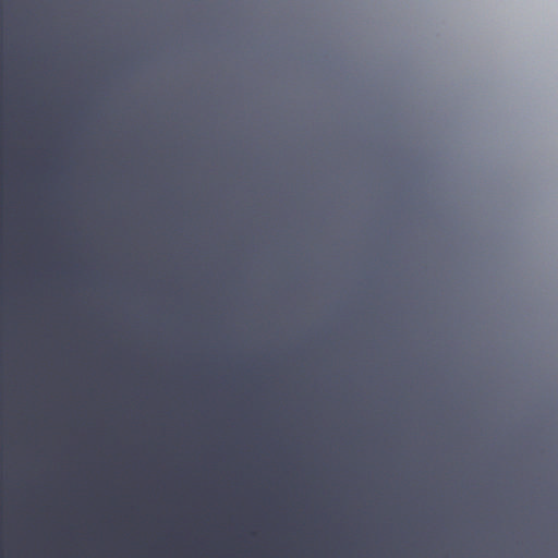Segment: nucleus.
<instances>
[{"label":"nucleus","instance_id":"nucleus-1","mask_svg":"<svg viewBox=\"0 0 558 558\" xmlns=\"http://www.w3.org/2000/svg\"><path fill=\"white\" fill-rule=\"evenodd\" d=\"M377 558H384L385 531L380 532V485H377Z\"/></svg>","mask_w":558,"mask_h":558},{"label":"nucleus","instance_id":"nucleus-2","mask_svg":"<svg viewBox=\"0 0 558 558\" xmlns=\"http://www.w3.org/2000/svg\"><path fill=\"white\" fill-rule=\"evenodd\" d=\"M377 558H384L385 531L380 532V485H377Z\"/></svg>","mask_w":558,"mask_h":558},{"label":"nucleus","instance_id":"nucleus-3","mask_svg":"<svg viewBox=\"0 0 558 558\" xmlns=\"http://www.w3.org/2000/svg\"><path fill=\"white\" fill-rule=\"evenodd\" d=\"M377 558H384L385 531L380 532V485H377Z\"/></svg>","mask_w":558,"mask_h":558},{"label":"nucleus","instance_id":"nucleus-4","mask_svg":"<svg viewBox=\"0 0 558 558\" xmlns=\"http://www.w3.org/2000/svg\"><path fill=\"white\" fill-rule=\"evenodd\" d=\"M377 558H384L385 531L380 532V485H377Z\"/></svg>","mask_w":558,"mask_h":558},{"label":"nucleus","instance_id":"nucleus-5","mask_svg":"<svg viewBox=\"0 0 558 558\" xmlns=\"http://www.w3.org/2000/svg\"><path fill=\"white\" fill-rule=\"evenodd\" d=\"M377 558H384L385 531L380 532V485H377Z\"/></svg>","mask_w":558,"mask_h":558},{"label":"nucleus","instance_id":"nucleus-6","mask_svg":"<svg viewBox=\"0 0 558 558\" xmlns=\"http://www.w3.org/2000/svg\"><path fill=\"white\" fill-rule=\"evenodd\" d=\"M377 558H384L385 531L380 532V485H377Z\"/></svg>","mask_w":558,"mask_h":558},{"label":"nucleus","instance_id":"nucleus-7","mask_svg":"<svg viewBox=\"0 0 558 558\" xmlns=\"http://www.w3.org/2000/svg\"><path fill=\"white\" fill-rule=\"evenodd\" d=\"M377 473L378 474L380 473V466H377Z\"/></svg>","mask_w":558,"mask_h":558},{"label":"nucleus","instance_id":"nucleus-8","mask_svg":"<svg viewBox=\"0 0 558 558\" xmlns=\"http://www.w3.org/2000/svg\"><path fill=\"white\" fill-rule=\"evenodd\" d=\"M377 473L378 474L380 473V466H377Z\"/></svg>","mask_w":558,"mask_h":558}]
</instances>
